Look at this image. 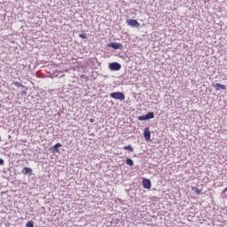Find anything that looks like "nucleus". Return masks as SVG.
Wrapping results in <instances>:
<instances>
[{
    "label": "nucleus",
    "instance_id": "1",
    "mask_svg": "<svg viewBox=\"0 0 227 227\" xmlns=\"http://www.w3.org/2000/svg\"><path fill=\"white\" fill-rule=\"evenodd\" d=\"M111 98H114V100H125V94L123 92H112L110 93Z\"/></svg>",
    "mask_w": 227,
    "mask_h": 227
},
{
    "label": "nucleus",
    "instance_id": "2",
    "mask_svg": "<svg viewBox=\"0 0 227 227\" xmlns=\"http://www.w3.org/2000/svg\"><path fill=\"white\" fill-rule=\"evenodd\" d=\"M108 68L112 72H118V70H121V64H120L118 62H113V63L109 64Z\"/></svg>",
    "mask_w": 227,
    "mask_h": 227
},
{
    "label": "nucleus",
    "instance_id": "3",
    "mask_svg": "<svg viewBox=\"0 0 227 227\" xmlns=\"http://www.w3.org/2000/svg\"><path fill=\"white\" fill-rule=\"evenodd\" d=\"M107 47H111L112 49H114V51H121L123 49V44L119 43H110L107 44Z\"/></svg>",
    "mask_w": 227,
    "mask_h": 227
},
{
    "label": "nucleus",
    "instance_id": "4",
    "mask_svg": "<svg viewBox=\"0 0 227 227\" xmlns=\"http://www.w3.org/2000/svg\"><path fill=\"white\" fill-rule=\"evenodd\" d=\"M144 137L145 141H150V139H152V131H150V128L148 127L145 128Z\"/></svg>",
    "mask_w": 227,
    "mask_h": 227
},
{
    "label": "nucleus",
    "instance_id": "5",
    "mask_svg": "<svg viewBox=\"0 0 227 227\" xmlns=\"http://www.w3.org/2000/svg\"><path fill=\"white\" fill-rule=\"evenodd\" d=\"M142 185L144 189H152V181L148 178H143Z\"/></svg>",
    "mask_w": 227,
    "mask_h": 227
},
{
    "label": "nucleus",
    "instance_id": "6",
    "mask_svg": "<svg viewBox=\"0 0 227 227\" xmlns=\"http://www.w3.org/2000/svg\"><path fill=\"white\" fill-rule=\"evenodd\" d=\"M126 23L128 26H130V27H139L140 24L137 20H126Z\"/></svg>",
    "mask_w": 227,
    "mask_h": 227
},
{
    "label": "nucleus",
    "instance_id": "7",
    "mask_svg": "<svg viewBox=\"0 0 227 227\" xmlns=\"http://www.w3.org/2000/svg\"><path fill=\"white\" fill-rule=\"evenodd\" d=\"M63 145L60 143H57L52 147L50 148L51 152L52 153H59V148H61Z\"/></svg>",
    "mask_w": 227,
    "mask_h": 227
},
{
    "label": "nucleus",
    "instance_id": "8",
    "mask_svg": "<svg viewBox=\"0 0 227 227\" xmlns=\"http://www.w3.org/2000/svg\"><path fill=\"white\" fill-rule=\"evenodd\" d=\"M213 88H215L216 91H219L221 90H223V91H226V85L224 84L215 83L213 85Z\"/></svg>",
    "mask_w": 227,
    "mask_h": 227
},
{
    "label": "nucleus",
    "instance_id": "9",
    "mask_svg": "<svg viewBox=\"0 0 227 227\" xmlns=\"http://www.w3.org/2000/svg\"><path fill=\"white\" fill-rule=\"evenodd\" d=\"M21 173L23 175H31V173H33V169L31 168H27V167H25L23 168V169L21 170Z\"/></svg>",
    "mask_w": 227,
    "mask_h": 227
},
{
    "label": "nucleus",
    "instance_id": "10",
    "mask_svg": "<svg viewBox=\"0 0 227 227\" xmlns=\"http://www.w3.org/2000/svg\"><path fill=\"white\" fill-rule=\"evenodd\" d=\"M147 120H153L155 118V114L153 112H149L145 114Z\"/></svg>",
    "mask_w": 227,
    "mask_h": 227
},
{
    "label": "nucleus",
    "instance_id": "11",
    "mask_svg": "<svg viewBox=\"0 0 227 227\" xmlns=\"http://www.w3.org/2000/svg\"><path fill=\"white\" fill-rule=\"evenodd\" d=\"M126 164H127V166H134V160L130 158H127Z\"/></svg>",
    "mask_w": 227,
    "mask_h": 227
},
{
    "label": "nucleus",
    "instance_id": "12",
    "mask_svg": "<svg viewBox=\"0 0 227 227\" xmlns=\"http://www.w3.org/2000/svg\"><path fill=\"white\" fill-rule=\"evenodd\" d=\"M123 150H128L129 152H134V147L132 145H129L123 147Z\"/></svg>",
    "mask_w": 227,
    "mask_h": 227
},
{
    "label": "nucleus",
    "instance_id": "13",
    "mask_svg": "<svg viewBox=\"0 0 227 227\" xmlns=\"http://www.w3.org/2000/svg\"><path fill=\"white\" fill-rule=\"evenodd\" d=\"M192 191H193V192H196V194H201V190L198 189V187H192Z\"/></svg>",
    "mask_w": 227,
    "mask_h": 227
},
{
    "label": "nucleus",
    "instance_id": "14",
    "mask_svg": "<svg viewBox=\"0 0 227 227\" xmlns=\"http://www.w3.org/2000/svg\"><path fill=\"white\" fill-rule=\"evenodd\" d=\"M137 119L139 120V121H146V120H148L146 115H140Z\"/></svg>",
    "mask_w": 227,
    "mask_h": 227
},
{
    "label": "nucleus",
    "instance_id": "15",
    "mask_svg": "<svg viewBox=\"0 0 227 227\" xmlns=\"http://www.w3.org/2000/svg\"><path fill=\"white\" fill-rule=\"evenodd\" d=\"M26 227H35V222L29 221L27 223Z\"/></svg>",
    "mask_w": 227,
    "mask_h": 227
},
{
    "label": "nucleus",
    "instance_id": "16",
    "mask_svg": "<svg viewBox=\"0 0 227 227\" xmlns=\"http://www.w3.org/2000/svg\"><path fill=\"white\" fill-rule=\"evenodd\" d=\"M14 85L17 87V88H24V86L19 82H14Z\"/></svg>",
    "mask_w": 227,
    "mask_h": 227
},
{
    "label": "nucleus",
    "instance_id": "17",
    "mask_svg": "<svg viewBox=\"0 0 227 227\" xmlns=\"http://www.w3.org/2000/svg\"><path fill=\"white\" fill-rule=\"evenodd\" d=\"M80 38H82V40H86V38H88V36L86 35V34H80L79 35Z\"/></svg>",
    "mask_w": 227,
    "mask_h": 227
},
{
    "label": "nucleus",
    "instance_id": "18",
    "mask_svg": "<svg viewBox=\"0 0 227 227\" xmlns=\"http://www.w3.org/2000/svg\"><path fill=\"white\" fill-rule=\"evenodd\" d=\"M0 166H4V160L0 158Z\"/></svg>",
    "mask_w": 227,
    "mask_h": 227
},
{
    "label": "nucleus",
    "instance_id": "19",
    "mask_svg": "<svg viewBox=\"0 0 227 227\" xmlns=\"http://www.w3.org/2000/svg\"><path fill=\"white\" fill-rule=\"evenodd\" d=\"M223 193L225 194V198H227V187L223 191Z\"/></svg>",
    "mask_w": 227,
    "mask_h": 227
},
{
    "label": "nucleus",
    "instance_id": "20",
    "mask_svg": "<svg viewBox=\"0 0 227 227\" xmlns=\"http://www.w3.org/2000/svg\"><path fill=\"white\" fill-rule=\"evenodd\" d=\"M0 142H1V137H0Z\"/></svg>",
    "mask_w": 227,
    "mask_h": 227
}]
</instances>
